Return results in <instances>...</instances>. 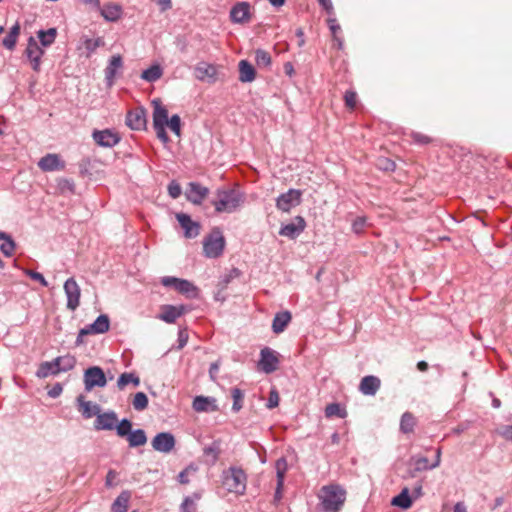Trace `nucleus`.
Returning a JSON list of instances; mask_svg holds the SVG:
<instances>
[{"mask_svg": "<svg viewBox=\"0 0 512 512\" xmlns=\"http://www.w3.org/2000/svg\"><path fill=\"white\" fill-rule=\"evenodd\" d=\"M347 492L339 484L324 485L318 492V512H340L345 504Z\"/></svg>", "mask_w": 512, "mask_h": 512, "instance_id": "obj_1", "label": "nucleus"}, {"mask_svg": "<svg viewBox=\"0 0 512 512\" xmlns=\"http://www.w3.org/2000/svg\"><path fill=\"white\" fill-rule=\"evenodd\" d=\"M244 201V194L237 189H218L212 204L218 213H233L243 205Z\"/></svg>", "mask_w": 512, "mask_h": 512, "instance_id": "obj_2", "label": "nucleus"}, {"mask_svg": "<svg viewBox=\"0 0 512 512\" xmlns=\"http://www.w3.org/2000/svg\"><path fill=\"white\" fill-rule=\"evenodd\" d=\"M246 474L241 468L230 467L223 473V485L229 492L239 495L246 490Z\"/></svg>", "mask_w": 512, "mask_h": 512, "instance_id": "obj_3", "label": "nucleus"}, {"mask_svg": "<svg viewBox=\"0 0 512 512\" xmlns=\"http://www.w3.org/2000/svg\"><path fill=\"white\" fill-rule=\"evenodd\" d=\"M225 238L219 228H214L203 240V251L208 258H218L223 254Z\"/></svg>", "mask_w": 512, "mask_h": 512, "instance_id": "obj_4", "label": "nucleus"}, {"mask_svg": "<svg viewBox=\"0 0 512 512\" xmlns=\"http://www.w3.org/2000/svg\"><path fill=\"white\" fill-rule=\"evenodd\" d=\"M161 284L165 287L174 288L187 298H196L198 296V288L192 282L185 279L165 276L161 279Z\"/></svg>", "mask_w": 512, "mask_h": 512, "instance_id": "obj_5", "label": "nucleus"}, {"mask_svg": "<svg viewBox=\"0 0 512 512\" xmlns=\"http://www.w3.org/2000/svg\"><path fill=\"white\" fill-rule=\"evenodd\" d=\"M83 378L86 391H91L94 387H104L107 384L105 373L98 366L87 368Z\"/></svg>", "mask_w": 512, "mask_h": 512, "instance_id": "obj_6", "label": "nucleus"}, {"mask_svg": "<svg viewBox=\"0 0 512 512\" xmlns=\"http://www.w3.org/2000/svg\"><path fill=\"white\" fill-rule=\"evenodd\" d=\"M302 192L298 189H289L276 199V207L282 212H289L301 203Z\"/></svg>", "mask_w": 512, "mask_h": 512, "instance_id": "obj_7", "label": "nucleus"}, {"mask_svg": "<svg viewBox=\"0 0 512 512\" xmlns=\"http://www.w3.org/2000/svg\"><path fill=\"white\" fill-rule=\"evenodd\" d=\"M64 292L67 297V309L75 311L80 305L81 289L73 277L65 281Z\"/></svg>", "mask_w": 512, "mask_h": 512, "instance_id": "obj_8", "label": "nucleus"}, {"mask_svg": "<svg viewBox=\"0 0 512 512\" xmlns=\"http://www.w3.org/2000/svg\"><path fill=\"white\" fill-rule=\"evenodd\" d=\"M259 368L266 374H270L278 369V353L269 347H265L260 352Z\"/></svg>", "mask_w": 512, "mask_h": 512, "instance_id": "obj_9", "label": "nucleus"}, {"mask_svg": "<svg viewBox=\"0 0 512 512\" xmlns=\"http://www.w3.org/2000/svg\"><path fill=\"white\" fill-rule=\"evenodd\" d=\"M175 444V437L170 432L158 433L151 441L152 448L161 453H170Z\"/></svg>", "mask_w": 512, "mask_h": 512, "instance_id": "obj_10", "label": "nucleus"}, {"mask_svg": "<svg viewBox=\"0 0 512 512\" xmlns=\"http://www.w3.org/2000/svg\"><path fill=\"white\" fill-rule=\"evenodd\" d=\"M25 54L30 60L34 71L40 70L41 57L44 54L43 48L38 44L34 37H29Z\"/></svg>", "mask_w": 512, "mask_h": 512, "instance_id": "obj_11", "label": "nucleus"}, {"mask_svg": "<svg viewBox=\"0 0 512 512\" xmlns=\"http://www.w3.org/2000/svg\"><path fill=\"white\" fill-rule=\"evenodd\" d=\"M126 124L132 130H142L146 128V110L143 107H137L127 113Z\"/></svg>", "mask_w": 512, "mask_h": 512, "instance_id": "obj_12", "label": "nucleus"}, {"mask_svg": "<svg viewBox=\"0 0 512 512\" xmlns=\"http://www.w3.org/2000/svg\"><path fill=\"white\" fill-rule=\"evenodd\" d=\"M110 328V319L106 314L99 315L96 320L81 329V335L103 334Z\"/></svg>", "mask_w": 512, "mask_h": 512, "instance_id": "obj_13", "label": "nucleus"}, {"mask_svg": "<svg viewBox=\"0 0 512 512\" xmlns=\"http://www.w3.org/2000/svg\"><path fill=\"white\" fill-rule=\"evenodd\" d=\"M209 189L199 183L190 182L186 189V198L193 204L199 205L207 197Z\"/></svg>", "mask_w": 512, "mask_h": 512, "instance_id": "obj_14", "label": "nucleus"}, {"mask_svg": "<svg viewBox=\"0 0 512 512\" xmlns=\"http://www.w3.org/2000/svg\"><path fill=\"white\" fill-rule=\"evenodd\" d=\"M38 167L44 172L60 171L65 168V162L58 154L49 153L38 161Z\"/></svg>", "mask_w": 512, "mask_h": 512, "instance_id": "obj_15", "label": "nucleus"}, {"mask_svg": "<svg viewBox=\"0 0 512 512\" xmlns=\"http://www.w3.org/2000/svg\"><path fill=\"white\" fill-rule=\"evenodd\" d=\"M305 227L306 222L304 218L302 216H296L294 222L288 223L281 227L279 234L290 239H295L304 231Z\"/></svg>", "mask_w": 512, "mask_h": 512, "instance_id": "obj_16", "label": "nucleus"}, {"mask_svg": "<svg viewBox=\"0 0 512 512\" xmlns=\"http://www.w3.org/2000/svg\"><path fill=\"white\" fill-rule=\"evenodd\" d=\"M118 422V416L114 411H108L96 415L94 427L96 430H114L116 423Z\"/></svg>", "mask_w": 512, "mask_h": 512, "instance_id": "obj_17", "label": "nucleus"}, {"mask_svg": "<svg viewBox=\"0 0 512 512\" xmlns=\"http://www.w3.org/2000/svg\"><path fill=\"white\" fill-rule=\"evenodd\" d=\"M176 218L184 229V235L186 238H195L200 233V224L191 219V217L185 213H178Z\"/></svg>", "mask_w": 512, "mask_h": 512, "instance_id": "obj_18", "label": "nucleus"}, {"mask_svg": "<svg viewBox=\"0 0 512 512\" xmlns=\"http://www.w3.org/2000/svg\"><path fill=\"white\" fill-rule=\"evenodd\" d=\"M231 21L234 23H246L251 18L250 4L248 2H239L234 5L230 11Z\"/></svg>", "mask_w": 512, "mask_h": 512, "instance_id": "obj_19", "label": "nucleus"}, {"mask_svg": "<svg viewBox=\"0 0 512 512\" xmlns=\"http://www.w3.org/2000/svg\"><path fill=\"white\" fill-rule=\"evenodd\" d=\"M410 461L413 463L416 471L431 470L438 467L441 463V449L437 448L435 452V460L429 464L428 458L424 456H412Z\"/></svg>", "mask_w": 512, "mask_h": 512, "instance_id": "obj_20", "label": "nucleus"}, {"mask_svg": "<svg viewBox=\"0 0 512 512\" xmlns=\"http://www.w3.org/2000/svg\"><path fill=\"white\" fill-rule=\"evenodd\" d=\"M186 311L185 306H173V305H163L161 307V313L158 315V318L166 323H174L177 318L182 316Z\"/></svg>", "mask_w": 512, "mask_h": 512, "instance_id": "obj_21", "label": "nucleus"}, {"mask_svg": "<svg viewBox=\"0 0 512 512\" xmlns=\"http://www.w3.org/2000/svg\"><path fill=\"white\" fill-rule=\"evenodd\" d=\"M93 139L102 147H113L120 141L119 136L110 130L94 131Z\"/></svg>", "mask_w": 512, "mask_h": 512, "instance_id": "obj_22", "label": "nucleus"}, {"mask_svg": "<svg viewBox=\"0 0 512 512\" xmlns=\"http://www.w3.org/2000/svg\"><path fill=\"white\" fill-rule=\"evenodd\" d=\"M381 381L378 377L368 375L362 378L359 390L363 395L374 396L379 390Z\"/></svg>", "mask_w": 512, "mask_h": 512, "instance_id": "obj_23", "label": "nucleus"}, {"mask_svg": "<svg viewBox=\"0 0 512 512\" xmlns=\"http://www.w3.org/2000/svg\"><path fill=\"white\" fill-rule=\"evenodd\" d=\"M122 66V57L120 55H113L108 66L105 68V80L108 86H112L114 84L117 71L122 68Z\"/></svg>", "mask_w": 512, "mask_h": 512, "instance_id": "obj_24", "label": "nucleus"}, {"mask_svg": "<svg viewBox=\"0 0 512 512\" xmlns=\"http://www.w3.org/2000/svg\"><path fill=\"white\" fill-rule=\"evenodd\" d=\"M276 475H277V487L275 491V500L279 501L282 498V488L284 485L285 473L287 470V462L284 458H280L276 461Z\"/></svg>", "mask_w": 512, "mask_h": 512, "instance_id": "obj_25", "label": "nucleus"}, {"mask_svg": "<svg viewBox=\"0 0 512 512\" xmlns=\"http://www.w3.org/2000/svg\"><path fill=\"white\" fill-rule=\"evenodd\" d=\"M77 403L79 406V411L86 419L96 416L101 411V407L98 404L92 403L91 401H86L83 395H79L77 397Z\"/></svg>", "mask_w": 512, "mask_h": 512, "instance_id": "obj_26", "label": "nucleus"}, {"mask_svg": "<svg viewBox=\"0 0 512 512\" xmlns=\"http://www.w3.org/2000/svg\"><path fill=\"white\" fill-rule=\"evenodd\" d=\"M152 105L154 107L153 110V126H161L166 125L168 121V111L162 105L160 99H154L152 101Z\"/></svg>", "mask_w": 512, "mask_h": 512, "instance_id": "obj_27", "label": "nucleus"}, {"mask_svg": "<svg viewBox=\"0 0 512 512\" xmlns=\"http://www.w3.org/2000/svg\"><path fill=\"white\" fill-rule=\"evenodd\" d=\"M195 75L196 78L203 81V80H215L216 76V68L214 65H211L206 62H200L195 68Z\"/></svg>", "mask_w": 512, "mask_h": 512, "instance_id": "obj_28", "label": "nucleus"}, {"mask_svg": "<svg viewBox=\"0 0 512 512\" xmlns=\"http://www.w3.org/2000/svg\"><path fill=\"white\" fill-rule=\"evenodd\" d=\"M291 313L289 311L279 312L274 316L272 322V330L274 333L279 334L282 333L289 322L291 321Z\"/></svg>", "mask_w": 512, "mask_h": 512, "instance_id": "obj_29", "label": "nucleus"}, {"mask_svg": "<svg viewBox=\"0 0 512 512\" xmlns=\"http://www.w3.org/2000/svg\"><path fill=\"white\" fill-rule=\"evenodd\" d=\"M61 373L60 368L57 364L56 359L53 361L43 362L39 365L38 370L36 371V376L40 379L47 378L50 375H57Z\"/></svg>", "mask_w": 512, "mask_h": 512, "instance_id": "obj_30", "label": "nucleus"}, {"mask_svg": "<svg viewBox=\"0 0 512 512\" xmlns=\"http://www.w3.org/2000/svg\"><path fill=\"white\" fill-rule=\"evenodd\" d=\"M256 77L255 68L247 60L239 62V80L243 83L252 82Z\"/></svg>", "mask_w": 512, "mask_h": 512, "instance_id": "obj_31", "label": "nucleus"}, {"mask_svg": "<svg viewBox=\"0 0 512 512\" xmlns=\"http://www.w3.org/2000/svg\"><path fill=\"white\" fill-rule=\"evenodd\" d=\"M130 498L131 493L129 491H122L112 504V512H127Z\"/></svg>", "mask_w": 512, "mask_h": 512, "instance_id": "obj_32", "label": "nucleus"}, {"mask_svg": "<svg viewBox=\"0 0 512 512\" xmlns=\"http://www.w3.org/2000/svg\"><path fill=\"white\" fill-rule=\"evenodd\" d=\"M122 14V9L117 4H106L101 9V15L107 20V21H117Z\"/></svg>", "mask_w": 512, "mask_h": 512, "instance_id": "obj_33", "label": "nucleus"}, {"mask_svg": "<svg viewBox=\"0 0 512 512\" xmlns=\"http://www.w3.org/2000/svg\"><path fill=\"white\" fill-rule=\"evenodd\" d=\"M19 34L20 24L17 22L11 27L9 33L4 37L2 45L8 50H13L17 43Z\"/></svg>", "mask_w": 512, "mask_h": 512, "instance_id": "obj_34", "label": "nucleus"}, {"mask_svg": "<svg viewBox=\"0 0 512 512\" xmlns=\"http://www.w3.org/2000/svg\"><path fill=\"white\" fill-rule=\"evenodd\" d=\"M211 404V411L217 410L214 398H208L204 396H197L193 401V409L197 412L208 411V407Z\"/></svg>", "mask_w": 512, "mask_h": 512, "instance_id": "obj_35", "label": "nucleus"}, {"mask_svg": "<svg viewBox=\"0 0 512 512\" xmlns=\"http://www.w3.org/2000/svg\"><path fill=\"white\" fill-rule=\"evenodd\" d=\"M127 441L130 447L143 446L147 442V436L143 429L132 430L127 437Z\"/></svg>", "mask_w": 512, "mask_h": 512, "instance_id": "obj_36", "label": "nucleus"}, {"mask_svg": "<svg viewBox=\"0 0 512 512\" xmlns=\"http://www.w3.org/2000/svg\"><path fill=\"white\" fill-rule=\"evenodd\" d=\"M162 75L163 69L161 66L159 64H154L142 72L141 78L147 82H155L160 79Z\"/></svg>", "mask_w": 512, "mask_h": 512, "instance_id": "obj_37", "label": "nucleus"}, {"mask_svg": "<svg viewBox=\"0 0 512 512\" xmlns=\"http://www.w3.org/2000/svg\"><path fill=\"white\" fill-rule=\"evenodd\" d=\"M37 36L39 38L41 46L49 47L50 45H52L54 43V41L56 39L57 29L49 28L48 30H39L37 32Z\"/></svg>", "mask_w": 512, "mask_h": 512, "instance_id": "obj_38", "label": "nucleus"}, {"mask_svg": "<svg viewBox=\"0 0 512 512\" xmlns=\"http://www.w3.org/2000/svg\"><path fill=\"white\" fill-rule=\"evenodd\" d=\"M220 453V445L218 442H213L209 446H205L203 449V455L206 458V462L210 465L216 463Z\"/></svg>", "mask_w": 512, "mask_h": 512, "instance_id": "obj_39", "label": "nucleus"}, {"mask_svg": "<svg viewBox=\"0 0 512 512\" xmlns=\"http://www.w3.org/2000/svg\"><path fill=\"white\" fill-rule=\"evenodd\" d=\"M392 505L400 507L402 509H408L412 505V500L409 496V490L408 488H404L400 494L395 496L392 501Z\"/></svg>", "mask_w": 512, "mask_h": 512, "instance_id": "obj_40", "label": "nucleus"}, {"mask_svg": "<svg viewBox=\"0 0 512 512\" xmlns=\"http://www.w3.org/2000/svg\"><path fill=\"white\" fill-rule=\"evenodd\" d=\"M132 383L135 387L139 386L140 378L134 373H122L117 380V387L123 390L128 384Z\"/></svg>", "mask_w": 512, "mask_h": 512, "instance_id": "obj_41", "label": "nucleus"}, {"mask_svg": "<svg viewBox=\"0 0 512 512\" xmlns=\"http://www.w3.org/2000/svg\"><path fill=\"white\" fill-rule=\"evenodd\" d=\"M416 425V418L414 415L410 412H405L400 421V430L407 434L411 433L414 430V427Z\"/></svg>", "mask_w": 512, "mask_h": 512, "instance_id": "obj_42", "label": "nucleus"}, {"mask_svg": "<svg viewBox=\"0 0 512 512\" xmlns=\"http://www.w3.org/2000/svg\"><path fill=\"white\" fill-rule=\"evenodd\" d=\"M60 368V372H67L72 370L76 365V358L70 354L59 356L55 358Z\"/></svg>", "mask_w": 512, "mask_h": 512, "instance_id": "obj_43", "label": "nucleus"}, {"mask_svg": "<svg viewBox=\"0 0 512 512\" xmlns=\"http://www.w3.org/2000/svg\"><path fill=\"white\" fill-rule=\"evenodd\" d=\"M255 62L259 68H268L272 63V59L267 51L263 49H257L255 51Z\"/></svg>", "mask_w": 512, "mask_h": 512, "instance_id": "obj_44", "label": "nucleus"}, {"mask_svg": "<svg viewBox=\"0 0 512 512\" xmlns=\"http://www.w3.org/2000/svg\"><path fill=\"white\" fill-rule=\"evenodd\" d=\"M325 416L327 418L331 417H339V418H345L347 416V411L340 406L338 403H331L328 404L325 408Z\"/></svg>", "mask_w": 512, "mask_h": 512, "instance_id": "obj_45", "label": "nucleus"}, {"mask_svg": "<svg viewBox=\"0 0 512 512\" xmlns=\"http://www.w3.org/2000/svg\"><path fill=\"white\" fill-rule=\"evenodd\" d=\"M231 396L233 398L232 410L237 413L243 407L244 393L241 389L234 387L231 389Z\"/></svg>", "mask_w": 512, "mask_h": 512, "instance_id": "obj_46", "label": "nucleus"}, {"mask_svg": "<svg viewBox=\"0 0 512 512\" xmlns=\"http://www.w3.org/2000/svg\"><path fill=\"white\" fill-rule=\"evenodd\" d=\"M119 437H128L130 432L132 431V422L124 418L120 422L116 423V427L114 428Z\"/></svg>", "mask_w": 512, "mask_h": 512, "instance_id": "obj_47", "label": "nucleus"}, {"mask_svg": "<svg viewBox=\"0 0 512 512\" xmlns=\"http://www.w3.org/2000/svg\"><path fill=\"white\" fill-rule=\"evenodd\" d=\"M133 408L136 411H143L148 407V397L144 392H137L132 401Z\"/></svg>", "mask_w": 512, "mask_h": 512, "instance_id": "obj_48", "label": "nucleus"}, {"mask_svg": "<svg viewBox=\"0 0 512 512\" xmlns=\"http://www.w3.org/2000/svg\"><path fill=\"white\" fill-rule=\"evenodd\" d=\"M166 125L169 126L172 132H174L177 136H180L181 132V119L179 115L175 114L170 119H168Z\"/></svg>", "mask_w": 512, "mask_h": 512, "instance_id": "obj_49", "label": "nucleus"}, {"mask_svg": "<svg viewBox=\"0 0 512 512\" xmlns=\"http://www.w3.org/2000/svg\"><path fill=\"white\" fill-rule=\"evenodd\" d=\"M0 250L5 256H11L15 250V243L12 238H7V240L1 244Z\"/></svg>", "mask_w": 512, "mask_h": 512, "instance_id": "obj_50", "label": "nucleus"}, {"mask_svg": "<svg viewBox=\"0 0 512 512\" xmlns=\"http://www.w3.org/2000/svg\"><path fill=\"white\" fill-rule=\"evenodd\" d=\"M182 193V189L179 183L176 181H171L168 185V194L173 199L178 198Z\"/></svg>", "mask_w": 512, "mask_h": 512, "instance_id": "obj_51", "label": "nucleus"}, {"mask_svg": "<svg viewBox=\"0 0 512 512\" xmlns=\"http://www.w3.org/2000/svg\"><path fill=\"white\" fill-rule=\"evenodd\" d=\"M366 218L365 217H357L352 223V230L356 234H360L363 232L366 226Z\"/></svg>", "mask_w": 512, "mask_h": 512, "instance_id": "obj_52", "label": "nucleus"}, {"mask_svg": "<svg viewBox=\"0 0 512 512\" xmlns=\"http://www.w3.org/2000/svg\"><path fill=\"white\" fill-rule=\"evenodd\" d=\"M278 405H279V394L275 389H273L269 393V398L266 403V407L268 409H273V408L277 407Z\"/></svg>", "mask_w": 512, "mask_h": 512, "instance_id": "obj_53", "label": "nucleus"}, {"mask_svg": "<svg viewBox=\"0 0 512 512\" xmlns=\"http://www.w3.org/2000/svg\"><path fill=\"white\" fill-rule=\"evenodd\" d=\"M25 273L31 279L38 281L42 286H44V287L48 286V282L46 281V279L44 278V276L41 273L33 271V270H26Z\"/></svg>", "mask_w": 512, "mask_h": 512, "instance_id": "obj_54", "label": "nucleus"}, {"mask_svg": "<svg viewBox=\"0 0 512 512\" xmlns=\"http://www.w3.org/2000/svg\"><path fill=\"white\" fill-rule=\"evenodd\" d=\"M344 100H345V105L348 108L353 109L356 106L357 94L353 91H346Z\"/></svg>", "mask_w": 512, "mask_h": 512, "instance_id": "obj_55", "label": "nucleus"}, {"mask_svg": "<svg viewBox=\"0 0 512 512\" xmlns=\"http://www.w3.org/2000/svg\"><path fill=\"white\" fill-rule=\"evenodd\" d=\"M328 25H329V28H330V30H331V32H332V34H333V36H334V39L338 42V46H339V48H341V46H342V41H341V39H339V38L336 36L337 32H338V31H340V29H341V28H340V25H339V24H337L336 19H329V20H328Z\"/></svg>", "mask_w": 512, "mask_h": 512, "instance_id": "obj_56", "label": "nucleus"}, {"mask_svg": "<svg viewBox=\"0 0 512 512\" xmlns=\"http://www.w3.org/2000/svg\"><path fill=\"white\" fill-rule=\"evenodd\" d=\"M497 432L505 440H508V441L512 442V424L511 425L502 426L500 429H498Z\"/></svg>", "mask_w": 512, "mask_h": 512, "instance_id": "obj_57", "label": "nucleus"}, {"mask_svg": "<svg viewBox=\"0 0 512 512\" xmlns=\"http://www.w3.org/2000/svg\"><path fill=\"white\" fill-rule=\"evenodd\" d=\"M154 129H155V132H156V135L157 137L163 142V143H168L169 142V137L166 133V130H165V125H161V126H153Z\"/></svg>", "mask_w": 512, "mask_h": 512, "instance_id": "obj_58", "label": "nucleus"}, {"mask_svg": "<svg viewBox=\"0 0 512 512\" xmlns=\"http://www.w3.org/2000/svg\"><path fill=\"white\" fill-rule=\"evenodd\" d=\"M183 512H195L196 507L193 500L189 497H186L181 505Z\"/></svg>", "mask_w": 512, "mask_h": 512, "instance_id": "obj_59", "label": "nucleus"}, {"mask_svg": "<svg viewBox=\"0 0 512 512\" xmlns=\"http://www.w3.org/2000/svg\"><path fill=\"white\" fill-rule=\"evenodd\" d=\"M177 342V349L181 350L182 348H184V346L188 342V333L186 332V330H179Z\"/></svg>", "mask_w": 512, "mask_h": 512, "instance_id": "obj_60", "label": "nucleus"}, {"mask_svg": "<svg viewBox=\"0 0 512 512\" xmlns=\"http://www.w3.org/2000/svg\"><path fill=\"white\" fill-rule=\"evenodd\" d=\"M63 391V387L60 383H56L53 387L48 391V396L51 398H57L61 395Z\"/></svg>", "mask_w": 512, "mask_h": 512, "instance_id": "obj_61", "label": "nucleus"}, {"mask_svg": "<svg viewBox=\"0 0 512 512\" xmlns=\"http://www.w3.org/2000/svg\"><path fill=\"white\" fill-rule=\"evenodd\" d=\"M379 166H380V168H382L384 170L392 171L395 168V163L393 161H391L390 159L384 158V159L379 160Z\"/></svg>", "mask_w": 512, "mask_h": 512, "instance_id": "obj_62", "label": "nucleus"}, {"mask_svg": "<svg viewBox=\"0 0 512 512\" xmlns=\"http://www.w3.org/2000/svg\"><path fill=\"white\" fill-rule=\"evenodd\" d=\"M412 137L413 140L419 144H428L431 141V139L428 136L423 135L421 133H413Z\"/></svg>", "mask_w": 512, "mask_h": 512, "instance_id": "obj_63", "label": "nucleus"}, {"mask_svg": "<svg viewBox=\"0 0 512 512\" xmlns=\"http://www.w3.org/2000/svg\"><path fill=\"white\" fill-rule=\"evenodd\" d=\"M219 368H220V363H219V361L213 362V363L210 365V368H209V376H210V378H211L213 381H215V380H216V377H217V374H218Z\"/></svg>", "mask_w": 512, "mask_h": 512, "instance_id": "obj_64", "label": "nucleus"}]
</instances>
